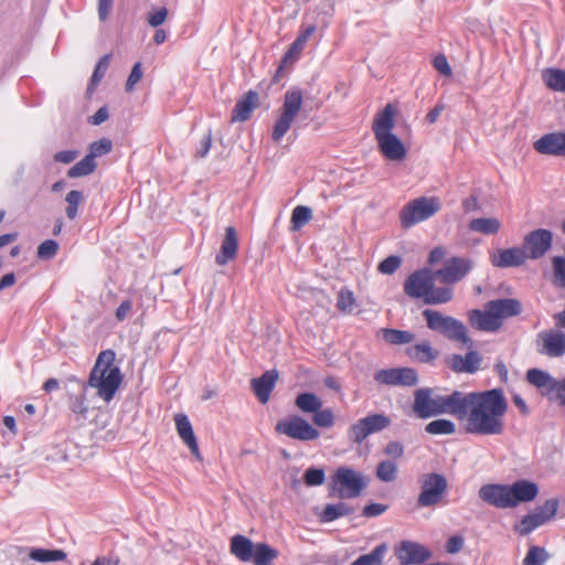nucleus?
Returning a JSON list of instances; mask_svg holds the SVG:
<instances>
[{
  "label": "nucleus",
  "mask_w": 565,
  "mask_h": 565,
  "mask_svg": "<svg viewBox=\"0 0 565 565\" xmlns=\"http://www.w3.org/2000/svg\"><path fill=\"white\" fill-rule=\"evenodd\" d=\"M457 418L466 420V430L475 435H501L508 402L501 388L461 393Z\"/></svg>",
  "instance_id": "nucleus-1"
},
{
  "label": "nucleus",
  "mask_w": 565,
  "mask_h": 565,
  "mask_svg": "<svg viewBox=\"0 0 565 565\" xmlns=\"http://www.w3.org/2000/svg\"><path fill=\"white\" fill-rule=\"evenodd\" d=\"M540 489L529 479H519L512 483H488L479 489V498L498 509H513L536 499Z\"/></svg>",
  "instance_id": "nucleus-2"
},
{
  "label": "nucleus",
  "mask_w": 565,
  "mask_h": 565,
  "mask_svg": "<svg viewBox=\"0 0 565 565\" xmlns=\"http://www.w3.org/2000/svg\"><path fill=\"white\" fill-rule=\"evenodd\" d=\"M115 352L111 350L102 351L88 379V385L106 403L114 398L122 382L120 369L115 364Z\"/></svg>",
  "instance_id": "nucleus-3"
},
{
  "label": "nucleus",
  "mask_w": 565,
  "mask_h": 565,
  "mask_svg": "<svg viewBox=\"0 0 565 565\" xmlns=\"http://www.w3.org/2000/svg\"><path fill=\"white\" fill-rule=\"evenodd\" d=\"M461 393L455 391L449 395H440L431 388H419L414 395L413 412L419 418H429L441 414L457 417L460 412Z\"/></svg>",
  "instance_id": "nucleus-4"
},
{
  "label": "nucleus",
  "mask_w": 565,
  "mask_h": 565,
  "mask_svg": "<svg viewBox=\"0 0 565 565\" xmlns=\"http://www.w3.org/2000/svg\"><path fill=\"white\" fill-rule=\"evenodd\" d=\"M435 273L429 269H422L413 273L404 284L405 292L417 299H423L427 305L446 303L452 298L450 287L434 288Z\"/></svg>",
  "instance_id": "nucleus-5"
},
{
  "label": "nucleus",
  "mask_w": 565,
  "mask_h": 565,
  "mask_svg": "<svg viewBox=\"0 0 565 565\" xmlns=\"http://www.w3.org/2000/svg\"><path fill=\"white\" fill-rule=\"evenodd\" d=\"M423 316L430 330L439 332L450 340L458 341L467 348L472 347V340L467 335L466 327L461 321L431 309L424 310Z\"/></svg>",
  "instance_id": "nucleus-6"
},
{
  "label": "nucleus",
  "mask_w": 565,
  "mask_h": 565,
  "mask_svg": "<svg viewBox=\"0 0 565 565\" xmlns=\"http://www.w3.org/2000/svg\"><path fill=\"white\" fill-rule=\"evenodd\" d=\"M441 209V202L437 196H419L412 200L399 212L401 224L405 228H409L422 223Z\"/></svg>",
  "instance_id": "nucleus-7"
},
{
  "label": "nucleus",
  "mask_w": 565,
  "mask_h": 565,
  "mask_svg": "<svg viewBox=\"0 0 565 565\" xmlns=\"http://www.w3.org/2000/svg\"><path fill=\"white\" fill-rule=\"evenodd\" d=\"M302 102V93L300 89L294 88L285 93L279 116L273 127L271 138L275 142H279L290 129L301 110Z\"/></svg>",
  "instance_id": "nucleus-8"
},
{
  "label": "nucleus",
  "mask_w": 565,
  "mask_h": 565,
  "mask_svg": "<svg viewBox=\"0 0 565 565\" xmlns=\"http://www.w3.org/2000/svg\"><path fill=\"white\" fill-rule=\"evenodd\" d=\"M365 487L363 476L348 467H340L332 477L331 490L341 499L360 495Z\"/></svg>",
  "instance_id": "nucleus-9"
},
{
  "label": "nucleus",
  "mask_w": 565,
  "mask_h": 565,
  "mask_svg": "<svg viewBox=\"0 0 565 565\" xmlns=\"http://www.w3.org/2000/svg\"><path fill=\"white\" fill-rule=\"evenodd\" d=\"M448 483L440 473H426L420 478V492L417 498V504L422 508L438 504L446 493Z\"/></svg>",
  "instance_id": "nucleus-10"
},
{
  "label": "nucleus",
  "mask_w": 565,
  "mask_h": 565,
  "mask_svg": "<svg viewBox=\"0 0 565 565\" xmlns=\"http://www.w3.org/2000/svg\"><path fill=\"white\" fill-rule=\"evenodd\" d=\"M275 430L278 434L300 441L316 440L320 437V431L299 415H292L279 420L276 424Z\"/></svg>",
  "instance_id": "nucleus-11"
},
{
  "label": "nucleus",
  "mask_w": 565,
  "mask_h": 565,
  "mask_svg": "<svg viewBox=\"0 0 565 565\" xmlns=\"http://www.w3.org/2000/svg\"><path fill=\"white\" fill-rule=\"evenodd\" d=\"M391 425L390 417L383 414H372L359 419L349 430V438L355 444H361L370 435L382 431Z\"/></svg>",
  "instance_id": "nucleus-12"
},
{
  "label": "nucleus",
  "mask_w": 565,
  "mask_h": 565,
  "mask_svg": "<svg viewBox=\"0 0 565 565\" xmlns=\"http://www.w3.org/2000/svg\"><path fill=\"white\" fill-rule=\"evenodd\" d=\"M552 244L553 233L545 228H539L524 236L522 249L527 259H539L551 249Z\"/></svg>",
  "instance_id": "nucleus-13"
},
{
  "label": "nucleus",
  "mask_w": 565,
  "mask_h": 565,
  "mask_svg": "<svg viewBox=\"0 0 565 565\" xmlns=\"http://www.w3.org/2000/svg\"><path fill=\"white\" fill-rule=\"evenodd\" d=\"M536 351L548 358H561L565 354V333L559 329H547L536 337Z\"/></svg>",
  "instance_id": "nucleus-14"
},
{
  "label": "nucleus",
  "mask_w": 565,
  "mask_h": 565,
  "mask_svg": "<svg viewBox=\"0 0 565 565\" xmlns=\"http://www.w3.org/2000/svg\"><path fill=\"white\" fill-rule=\"evenodd\" d=\"M374 380L391 386H414L418 382V375L412 367H395L375 372Z\"/></svg>",
  "instance_id": "nucleus-15"
},
{
  "label": "nucleus",
  "mask_w": 565,
  "mask_h": 565,
  "mask_svg": "<svg viewBox=\"0 0 565 565\" xmlns=\"http://www.w3.org/2000/svg\"><path fill=\"white\" fill-rule=\"evenodd\" d=\"M395 555L402 565L422 564L431 557L425 545L408 540L402 541L395 547Z\"/></svg>",
  "instance_id": "nucleus-16"
},
{
  "label": "nucleus",
  "mask_w": 565,
  "mask_h": 565,
  "mask_svg": "<svg viewBox=\"0 0 565 565\" xmlns=\"http://www.w3.org/2000/svg\"><path fill=\"white\" fill-rule=\"evenodd\" d=\"M473 267V263L468 258H451L444 268L435 273L436 277L444 284H454L461 280Z\"/></svg>",
  "instance_id": "nucleus-17"
},
{
  "label": "nucleus",
  "mask_w": 565,
  "mask_h": 565,
  "mask_svg": "<svg viewBox=\"0 0 565 565\" xmlns=\"http://www.w3.org/2000/svg\"><path fill=\"white\" fill-rule=\"evenodd\" d=\"M526 260L527 256L521 247L499 248L490 253V262L498 268L519 267Z\"/></svg>",
  "instance_id": "nucleus-18"
},
{
  "label": "nucleus",
  "mask_w": 565,
  "mask_h": 565,
  "mask_svg": "<svg viewBox=\"0 0 565 565\" xmlns=\"http://www.w3.org/2000/svg\"><path fill=\"white\" fill-rule=\"evenodd\" d=\"M534 149L542 154L565 157V132H551L534 142Z\"/></svg>",
  "instance_id": "nucleus-19"
},
{
  "label": "nucleus",
  "mask_w": 565,
  "mask_h": 565,
  "mask_svg": "<svg viewBox=\"0 0 565 565\" xmlns=\"http://www.w3.org/2000/svg\"><path fill=\"white\" fill-rule=\"evenodd\" d=\"M447 365L458 373H475L479 370L481 356L477 351H469L466 355L452 354L446 360Z\"/></svg>",
  "instance_id": "nucleus-20"
},
{
  "label": "nucleus",
  "mask_w": 565,
  "mask_h": 565,
  "mask_svg": "<svg viewBox=\"0 0 565 565\" xmlns=\"http://www.w3.org/2000/svg\"><path fill=\"white\" fill-rule=\"evenodd\" d=\"M174 424L178 431L179 437L182 441L189 447L191 452L196 459H201V454L198 445L196 437L194 435L192 425L184 414H175L174 415Z\"/></svg>",
  "instance_id": "nucleus-21"
},
{
  "label": "nucleus",
  "mask_w": 565,
  "mask_h": 565,
  "mask_svg": "<svg viewBox=\"0 0 565 565\" xmlns=\"http://www.w3.org/2000/svg\"><path fill=\"white\" fill-rule=\"evenodd\" d=\"M375 139L385 158L392 161H399L405 158L406 148L396 135H386Z\"/></svg>",
  "instance_id": "nucleus-22"
},
{
  "label": "nucleus",
  "mask_w": 565,
  "mask_h": 565,
  "mask_svg": "<svg viewBox=\"0 0 565 565\" xmlns=\"http://www.w3.org/2000/svg\"><path fill=\"white\" fill-rule=\"evenodd\" d=\"M395 107L387 104L381 111H379L373 120V132L375 138L393 134L395 126Z\"/></svg>",
  "instance_id": "nucleus-23"
},
{
  "label": "nucleus",
  "mask_w": 565,
  "mask_h": 565,
  "mask_svg": "<svg viewBox=\"0 0 565 565\" xmlns=\"http://www.w3.org/2000/svg\"><path fill=\"white\" fill-rule=\"evenodd\" d=\"M487 306L493 312V316L503 324L504 319L520 315L521 303L516 299L505 298L491 300Z\"/></svg>",
  "instance_id": "nucleus-24"
},
{
  "label": "nucleus",
  "mask_w": 565,
  "mask_h": 565,
  "mask_svg": "<svg viewBox=\"0 0 565 565\" xmlns=\"http://www.w3.org/2000/svg\"><path fill=\"white\" fill-rule=\"evenodd\" d=\"M469 320L471 326L486 332H494L502 327L487 305L483 310H472Z\"/></svg>",
  "instance_id": "nucleus-25"
},
{
  "label": "nucleus",
  "mask_w": 565,
  "mask_h": 565,
  "mask_svg": "<svg viewBox=\"0 0 565 565\" xmlns=\"http://www.w3.org/2000/svg\"><path fill=\"white\" fill-rule=\"evenodd\" d=\"M277 379V371L270 370L265 372L260 377L252 380L253 391L260 403L265 404L268 402Z\"/></svg>",
  "instance_id": "nucleus-26"
},
{
  "label": "nucleus",
  "mask_w": 565,
  "mask_h": 565,
  "mask_svg": "<svg viewBox=\"0 0 565 565\" xmlns=\"http://www.w3.org/2000/svg\"><path fill=\"white\" fill-rule=\"evenodd\" d=\"M238 249L237 234L234 227L228 226L225 230V236L223 238L221 250L215 257V262L218 265H225L227 262L236 257Z\"/></svg>",
  "instance_id": "nucleus-27"
},
{
  "label": "nucleus",
  "mask_w": 565,
  "mask_h": 565,
  "mask_svg": "<svg viewBox=\"0 0 565 565\" xmlns=\"http://www.w3.org/2000/svg\"><path fill=\"white\" fill-rule=\"evenodd\" d=\"M316 25L310 24L301 28L300 33L296 38V40L290 44L288 51L286 52L282 62L284 64H291L297 61L303 51L307 42L316 32Z\"/></svg>",
  "instance_id": "nucleus-28"
},
{
  "label": "nucleus",
  "mask_w": 565,
  "mask_h": 565,
  "mask_svg": "<svg viewBox=\"0 0 565 565\" xmlns=\"http://www.w3.org/2000/svg\"><path fill=\"white\" fill-rule=\"evenodd\" d=\"M255 545L248 537L236 534L231 539V553L241 562H250Z\"/></svg>",
  "instance_id": "nucleus-29"
},
{
  "label": "nucleus",
  "mask_w": 565,
  "mask_h": 565,
  "mask_svg": "<svg viewBox=\"0 0 565 565\" xmlns=\"http://www.w3.org/2000/svg\"><path fill=\"white\" fill-rule=\"evenodd\" d=\"M258 95L249 90L242 99H239L233 110V121H245L249 118L252 111L257 107Z\"/></svg>",
  "instance_id": "nucleus-30"
},
{
  "label": "nucleus",
  "mask_w": 565,
  "mask_h": 565,
  "mask_svg": "<svg viewBox=\"0 0 565 565\" xmlns=\"http://www.w3.org/2000/svg\"><path fill=\"white\" fill-rule=\"evenodd\" d=\"M469 230L482 235H495L502 227V223L497 217H477L469 222Z\"/></svg>",
  "instance_id": "nucleus-31"
},
{
  "label": "nucleus",
  "mask_w": 565,
  "mask_h": 565,
  "mask_svg": "<svg viewBox=\"0 0 565 565\" xmlns=\"http://www.w3.org/2000/svg\"><path fill=\"white\" fill-rule=\"evenodd\" d=\"M322 401L313 393H300L295 399L296 407L302 413L315 414L322 407Z\"/></svg>",
  "instance_id": "nucleus-32"
},
{
  "label": "nucleus",
  "mask_w": 565,
  "mask_h": 565,
  "mask_svg": "<svg viewBox=\"0 0 565 565\" xmlns=\"http://www.w3.org/2000/svg\"><path fill=\"white\" fill-rule=\"evenodd\" d=\"M407 354L411 359L422 363H428L438 356V352L427 341L409 347Z\"/></svg>",
  "instance_id": "nucleus-33"
},
{
  "label": "nucleus",
  "mask_w": 565,
  "mask_h": 565,
  "mask_svg": "<svg viewBox=\"0 0 565 565\" xmlns=\"http://www.w3.org/2000/svg\"><path fill=\"white\" fill-rule=\"evenodd\" d=\"M354 512V509L345 502H339L335 504H327L320 515V520L323 523L332 522L341 516L350 515Z\"/></svg>",
  "instance_id": "nucleus-34"
},
{
  "label": "nucleus",
  "mask_w": 565,
  "mask_h": 565,
  "mask_svg": "<svg viewBox=\"0 0 565 565\" xmlns=\"http://www.w3.org/2000/svg\"><path fill=\"white\" fill-rule=\"evenodd\" d=\"M278 556V551L266 543H257L253 553V562L255 565H271L273 561Z\"/></svg>",
  "instance_id": "nucleus-35"
},
{
  "label": "nucleus",
  "mask_w": 565,
  "mask_h": 565,
  "mask_svg": "<svg viewBox=\"0 0 565 565\" xmlns=\"http://www.w3.org/2000/svg\"><path fill=\"white\" fill-rule=\"evenodd\" d=\"M542 78L545 85L552 90L565 93V71L547 68L543 72Z\"/></svg>",
  "instance_id": "nucleus-36"
},
{
  "label": "nucleus",
  "mask_w": 565,
  "mask_h": 565,
  "mask_svg": "<svg viewBox=\"0 0 565 565\" xmlns=\"http://www.w3.org/2000/svg\"><path fill=\"white\" fill-rule=\"evenodd\" d=\"M32 561L40 563L60 562L66 558V553L62 550L32 548L29 553Z\"/></svg>",
  "instance_id": "nucleus-37"
},
{
  "label": "nucleus",
  "mask_w": 565,
  "mask_h": 565,
  "mask_svg": "<svg viewBox=\"0 0 565 565\" xmlns=\"http://www.w3.org/2000/svg\"><path fill=\"white\" fill-rule=\"evenodd\" d=\"M96 168V161L86 154L82 160L67 170V177L73 179L86 177L94 173Z\"/></svg>",
  "instance_id": "nucleus-38"
},
{
  "label": "nucleus",
  "mask_w": 565,
  "mask_h": 565,
  "mask_svg": "<svg viewBox=\"0 0 565 565\" xmlns=\"http://www.w3.org/2000/svg\"><path fill=\"white\" fill-rule=\"evenodd\" d=\"M526 379L532 385L540 388H545L547 395L550 394L555 381V379L552 377L547 372L537 369L529 370Z\"/></svg>",
  "instance_id": "nucleus-39"
},
{
  "label": "nucleus",
  "mask_w": 565,
  "mask_h": 565,
  "mask_svg": "<svg viewBox=\"0 0 565 565\" xmlns=\"http://www.w3.org/2000/svg\"><path fill=\"white\" fill-rule=\"evenodd\" d=\"M66 207L65 213L70 220H74L78 215V209L85 202V196L82 191L72 190L65 196Z\"/></svg>",
  "instance_id": "nucleus-40"
},
{
  "label": "nucleus",
  "mask_w": 565,
  "mask_h": 565,
  "mask_svg": "<svg viewBox=\"0 0 565 565\" xmlns=\"http://www.w3.org/2000/svg\"><path fill=\"white\" fill-rule=\"evenodd\" d=\"M386 552L387 545L380 544L371 553L358 557L351 565H381Z\"/></svg>",
  "instance_id": "nucleus-41"
},
{
  "label": "nucleus",
  "mask_w": 565,
  "mask_h": 565,
  "mask_svg": "<svg viewBox=\"0 0 565 565\" xmlns=\"http://www.w3.org/2000/svg\"><path fill=\"white\" fill-rule=\"evenodd\" d=\"M383 339L390 344H406L414 340L415 335L408 331L396 329H382Z\"/></svg>",
  "instance_id": "nucleus-42"
},
{
  "label": "nucleus",
  "mask_w": 565,
  "mask_h": 565,
  "mask_svg": "<svg viewBox=\"0 0 565 565\" xmlns=\"http://www.w3.org/2000/svg\"><path fill=\"white\" fill-rule=\"evenodd\" d=\"M425 430L430 435H451L456 431V425L449 419H436L428 423Z\"/></svg>",
  "instance_id": "nucleus-43"
},
{
  "label": "nucleus",
  "mask_w": 565,
  "mask_h": 565,
  "mask_svg": "<svg viewBox=\"0 0 565 565\" xmlns=\"http://www.w3.org/2000/svg\"><path fill=\"white\" fill-rule=\"evenodd\" d=\"M397 465L392 460H383L377 465L376 477L384 482H392L397 477Z\"/></svg>",
  "instance_id": "nucleus-44"
},
{
  "label": "nucleus",
  "mask_w": 565,
  "mask_h": 565,
  "mask_svg": "<svg viewBox=\"0 0 565 565\" xmlns=\"http://www.w3.org/2000/svg\"><path fill=\"white\" fill-rule=\"evenodd\" d=\"M337 308L343 313H352L355 309V298L351 290L341 289L337 298Z\"/></svg>",
  "instance_id": "nucleus-45"
},
{
  "label": "nucleus",
  "mask_w": 565,
  "mask_h": 565,
  "mask_svg": "<svg viewBox=\"0 0 565 565\" xmlns=\"http://www.w3.org/2000/svg\"><path fill=\"white\" fill-rule=\"evenodd\" d=\"M113 150V141L108 138H100L94 141L88 147V156L96 161V158H100Z\"/></svg>",
  "instance_id": "nucleus-46"
},
{
  "label": "nucleus",
  "mask_w": 565,
  "mask_h": 565,
  "mask_svg": "<svg viewBox=\"0 0 565 565\" xmlns=\"http://www.w3.org/2000/svg\"><path fill=\"white\" fill-rule=\"evenodd\" d=\"M553 279L552 282L557 288H565V257L554 256L552 258Z\"/></svg>",
  "instance_id": "nucleus-47"
},
{
  "label": "nucleus",
  "mask_w": 565,
  "mask_h": 565,
  "mask_svg": "<svg viewBox=\"0 0 565 565\" xmlns=\"http://www.w3.org/2000/svg\"><path fill=\"white\" fill-rule=\"evenodd\" d=\"M312 217V212L309 207L298 205L294 209L291 214V223L294 230H300L305 226Z\"/></svg>",
  "instance_id": "nucleus-48"
},
{
  "label": "nucleus",
  "mask_w": 565,
  "mask_h": 565,
  "mask_svg": "<svg viewBox=\"0 0 565 565\" xmlns=\"http://www.w3.org/2000/svg\"><path fill=\"white\" fill-rule=\"evenodd\" d=\"M548 559L547 552L540 546H532L523 559V565H544Z\"/></svg>",
  "instance_id": "nucleus-49"
},
{
  "label": "nucleus",
  "mask_w": 565,
  "mask_h": 565,
  "mask_svg": "<svg viewBox=\"0 0 565 565\" xmlns=\"http://www.w3.org/2000/svg\"><path fill=\"white\" fill-rule=\"evenodd\" d=\"M558 510L557 499H548L542 505L534 509L548 523L554 519Z\"/></svg>",
  "instance_id": "nucleus-50"
},
{
  "label": "nucleus",
  "mask_w": 565,
  "mask_h": 565,
  "mask_svg": "<svg viewBox=\"0 0 565 565\" xmlns=\"http://www.w3.org/2000/svg\"><path fill=\"white\" fill-rule=\"evenodd\" d=\"M313 424L318 427L328 428L334 425V414L331 408H320L313 414Z\"/></svg>",
  "instance_id": "nucleus-51"
},
{
  "label": "nucleus",
  "mask_w": 565,
  "mask_h": 565,
  "mask_svg": "<svg viewBox=\"0 0 565 565\" xmlns=\"http://www.w3.org/2000/svg\"><path fill=\"white\" fill-rule=\"evenodd\" d=\"M305 483L309 487L321 486L326 480V473L320 468H309L303 476Z\"/></svg>",
  "instance_id": "nucleus-52"
},
{
  "label": "nucleus",
  "mask_w": 565,
  "mask_h": 565,
  "mask_svg": "<svg viewBox=\"0 0 565 565\" xmlns=\"http://www.w3.org/2000/svg\"><path fill=\"white\" fill-rule=\"evenodd\" d=\"M401 264L402 258L399 256L392 255L382 260L379 264L377 269L383 275H392L401 267Z\"/></svg>",
  "instance_id": "nucleus-53"
},
{
  "label": "nucleus",
  "mask_w": 565,
  "mask_h": 565,
  "mask_svg": "<svg viewBox=\"0 0 565 565\" xmlns=\"http://www.w3.org/2000/svg\"><path fill=\"white\" fill-rule=\"evenodd\" d=\"M110 57H111L110 54H106L98 61V63L94 70V73L92 75V79H90L92 86L98 85L99 82L102 81V78L104 77V75L109 66Z\"/></svg>",
  "instance_id": "nucleus-54"
},
{
  "label": "nucleus",
  "mask_w": 565,
  "mask_h": 565,
  "mask_svg": "<svg viewBox=\"0 0 565 565\" xmlns=\"http://www.w3.org/2000/svg\"><path fill=\"white\" fill-rule=\"evenodd\" d=\"M513 529L519 535L525 536L536 530L537 526L530 513H527L518 523L514 524Z\"/></svg>",
  "instance_id": "nucleus-55"
},
{
  "label": "nucleus",
  "mask_w": 565,
  "mask_h": 565,
  "mask_svg": "<svg viewBox=\"0 0 565 565\" xmlns=\"http://www.w3.org/2000/svg\"><path fill=\"white\" fill-rule=\"evenodd\" d=\"M58 249V244L53 239H46L38 247V256L42 259L53 258Z\"/></svg>",
  "instance_id": "nucleus-56"
},
{
  "label": "nucleus",
  "mask_w": 565,
  "mask_h": 565,
  "mask_svg": "<svg viewBox=\"0 0 565 565\" xmlns=\"http://www.w3.org/2000/svg\"><path fill=\"white\" fill-rule=\"evenodd\" d=\"M142 75H143V72H142L141 63L140 62L135 63L131 68V72L127 78L126 85H125L126 92H128V93L134 92L137 83L141 79Z\"/></svg>",
  "instance_id": "nucleus-57"
},
{
  "label": "nucleus",
  "mask_w": 565,
  "mask_h": 565,
  "mask_svg": "<svg viewBox=\"0 0 565 565\" xmlns=\"http://www.w3.org/2000/svg\"><path fill=\"white\" fill-rule=\"evenodd\" d=\"M548 398L557 401L563 406L565 405V377L561 381H554Z\"/></svg>",
  "instance_id": "nucleus-58"
},
{
  "label": "nucleus",
  "mask_w": 565,
  "mask_h": 565,
  "mask_svg": "<svg viewBox=\"0 0 565 565\" xmlns=\"http://www.w3.org/2000/svg\"><path fill=\"white\" fill-rule=\"evenodd\" d=\"M70 407L74 414L86 417L88 407L83 395L72 396L70 401Z\"/></svg>",
  "instance_id": "nucleus-59"
},
{
  "label": "nucleus",
  "mask_w": 565,
  "mask_h": 565,
  "mask_svg": "<svg viewBox=\"0 0 565 565\" xmlns=\"http://www.w3.org/2000/svg\"><path fill=\"white\" fill-rule=\"evenodd\" d=\"M78 156H79V151L67 149V150H62V151L56 152L54 154V160L56 162L68 164L71 162H73L75 159H77Z\"/></svg>",
  "instance_id": "nucleus-60"
},
{
  "label": "nucleus",
  "mask_w": 565,
  "mask_h": 565,
  "mask_svg": "<svg viewBox=\"0 0 565 565\" xmlns=\"http://www.w3.org/2000/svg\"><path fill=\"white\" fill-rule=\"evenodd\" d=\"M388 509V505L383 503H371L364 507L363 515L366 518H374L383 514Z\"/></svg>",
  "instance_id": "nucleus-61"
},
{
  "label": "nucleus",
  "mask_w": 565,
  "mask_h": 565,
  "mask_svg": "<svg viewBox=\"0 0 565 565\" xmlns=\"http://www.w3.org/2000/svg\"><path fill=\"white\" fill-rule=\"evenodd\" d=\"M384 454L393 459H398L404 454V447L399 441H390L384 448Z\"/></svg>",
  "instance_id": "nucleus-62"
},
{
  "label": "nucleus",
  "mask_w": 565,
  "mask_h": 565,
  "mask_svg": "<svg viewBox=\"0 0 565 565\" xmlns=\"http://www.w3.org/2000/svg\"><path fill=\"white\" fill-rule=\"evenodd\" d=\"M167 17H168V10L166 8H161L156 12L149 13L147 20L151 26L157 28L166 21Z\"/></svg>",
  "instance_id": "nucleus-63"
},
{
  "label": "nucleus",
  "mask_w": 565,
  "mask_h": 565,
  "mask_svg": "<svg viewBox=\"0 0 565 565\" xmlns=\"http://www.w3.org/2000/svg\"><path fill=\"white\" fill-rule=\"evenodd\" d=\"M434 67L445 76L451 75V67L444 54H439L434 58Z\"/></svg>",
  "instance_id": "nucleus-64"
}]
</instances>
